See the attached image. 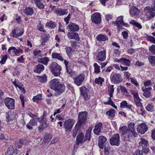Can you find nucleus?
Instances as JSON below:
<instances>
[{
    "mask_svg": "<svg viewBox=\"0 0 155 155\" xmlns=\"http://www.w3.org/2000/svg\"><path fill=\"white\" fill-rule=\"evenodd\" d=\"M50 69L52 74L56 76H59L61 70V67L56 62H52L49 65Z\"/></svg>",
    "mask_w": 155,
    "mask_h": 155,
    "instance_id": "obj_1",
    "label": "nucleus"
},
{
    "mask_svg": "<svg viewBox=\"0 0 155 155\" xmlns=\"http://www.w3.org/2000/svg\"><path fill=\"white\" fill-rule=\"evenodd\" d=\"M87 112L86 111L81 112L78 114V120L76 124L78 127H81L82 124L84 123L87 119Z\"/></svg>",
    "mask_w": 155,
    "mask_h": 155,
    "instance_id": "obj_2",
    "label": "nucleus"
},
{
    "mask_svg": "<svg viewBox=\"0 0 155 155\" xmlns=\"http://www.w3.org/2000/svg\"><path fill=\"white\" fill-rule=\"evenodd\" d=\"M85 79V75L80 74L74 78V83L77 86H80L83 84Z\"/></svg>",
    "mask_w": 155,
    "mask_h": 155,
    "instance_id": "obj_3",
    "label": "nucleus"
},
{
    "mask_svg": "<svg viewBox=\"0 0 155 155\" xmlns=\"http://www.w3.org/2000/svg\"><path fill=\"white\" fill-rule=\"evenodd\" d=\"M81 95L82 96L85 101L89 99L90 95L89 91L85 86L79 88Z\"/></svg>",
    "mask_w": 155,
    "mask_h": 155,
    "instance_id": "obj_4",
    "label": "nucleus"
},
{
    "mask_svg": "<svg viewBox=\"0 0 155 155\" xmlns=\"http://www.w3.org/2000/svg\"><path fill=\"white\" fill-rule=\"evenodd\" d=\"M74 123V120L72 119H70L65 121L63 125L66 132L71 131Z\"/></svg>",
    "mask_w": 155,
    "mask_h": 155,
    "instance_id": "obj_5",
    "label": "nucleus"
},
{
    "mask_svg": "<svg viewBox=\"0 0 155 155\" xmlns=\"http://www.w3.org/2000/svg\"><path fill=\"white\" fill-rule=\"evenodd\" d=\"M15 102L14 99L11 98L6 97L4 100V103L6 106L10 110L14 108Z\"/></svg>",
    "mask_w": 155,
    "mask_h": 155,
    "instance_id": "obj_6",
    "label": "nucleus"
},
{
    "mask_svg": "<svg viewBox=\"0 0 155 155\" xmlns=\"http://www.w3.org/2000/svg\"><path fill=\"white\" fill-rule=\"evenodd\" d=\"M152 8L149 7H145L144 10V13L145 14L147 19L149 20L153 18L155 16V12Z\"/></svg>",
    "mask_w": 155,
    "mask_h": 155,
    "instance_id": "obj_7",
    "label": "nucleus"
},
{
    "mask_svg": "<svg viewBox=\"0 0 155 155\" xmlns=\"http://www.w3.org/2000/svg\"><path fill=\"white\" fill-rule=\"evenodd\" d=\"M121 75L119 73L112 72L110 76V79L112 82L118 83L122 81Z\"/></svg>",
    "mask_w": 155,
    "mask_h": 155,
    "instance_id": "obj_8",
    "label": "nucleus"
},
{
    "mask_svg": "<svg viewBox=\"0 0 155 155\" xmlns=\"http://www.w3.org/2000/svg\"><path fill=\"white\" fill-rule=\"evenodd\" d=\"M110 143L112 145L118 146L120 143L119 134L114 135L110 139Z\"/></svg>",
    "mask_w": 155,
    "mask_h": 155,
    "instance_id": "obj_9",
    "label": "nucleus"
},
{
    "mask_svg": "<svg viewBox=\"0 0 155 155\" xmlns=\"http://www.w3.org/2000/svg\"><path fill=\"white\" fill-rule=\"evenodd\" d=\"M119 130L120 133L122 135H126V136L127 135L128 138L131 136L130 131L126 126H123L120 127Z\"/></svg>",
    "mask_w": 155,
    "mask_h": 155,
    "instance_id": "obj_10",
    "label": "nucleus"
},
{
    "mask_svg": "<svg viewBox=\"0 0 155 155\" xmlns=\"http://www.w3.org/2000/svg\"><path fill=\"white\" fill-rule=\"evenodd\" d=\"M148 129L147 125L144 123L139 124L137 127V130L139 133L144 134L147 131Z\"/></svg>",
    "mask_w": 155,
    "mask_h": 155,
    "instance_id": "obj_11",
    "label": "nucleus"
},
{
    "mask_svg": "<svg viewBox=\"0 0 155 155\" xmlns=\"http://www.w3.org/2000/svg\"><path fill=\"white\" fill-rule=\"evenodd\" d=\"M91 19L93 22L95 24H99L101 21V17L98 13H96L91 16Z\"/></svg>",
    "mask_w": 155,
    "mask_h": 155,
    "instance_id": "obj_12",
    "label": "nucleus"
},
{
    "mask_svg": "<svg viewBox=\"0 0 155 155\" xmlns=\"http://www.w3.org/2000/svg\"><path fill=\"white\" fill-rule=\"evenodd\" d=\"M65 87L64 85L60 84L54 89V90L55 91L57 95H60L65 91Z\"/></svg>",
    "mask_w": 155,
    "mask_h": 155,
    "instance_id": "obj_13",
    "label": "nucleus"
},
{
    "mask_svg": "<svg viewBox=\"0 0 155 155\" xmlns=\"http://www.w3.org/2000/svg\"><path fill=\"white\" fill-rule=\"evenodd\" d=\"M67 36L69 39H74L78 41L80 40L78 34L76 32H68Z\"/></svg>",
    "mask_w": 155,
    "mask_h": 155,
    "instance_id": "obj_14",
    "label": "nucleus"
},
{
    "mask_svg": "<svg viewBox=\"0 0 155 155\" xmlns=\"http://www.w3.org/2000/svg\"><path fill=\"white\" fill-rule=\"evenodd\" d=\"M106 51L105 50H103L99 52L97 56V59L100 61H104L106 59Z\"/></svg>",
    "mask_w": 155,
    "mask_h": 155,
    "instance_id": "obj_15",
    "label": "nucleus"
},
{
    "mask_svg": "<svg viewBox=\"0 0 155 155\" xmlns=\"http://www.w3.org/2000/svg\"><path fill=\"white\" fill-rule=\"evenodd\" d=\"M38 120L34 119H31L26 125L27 128L29 130H32L33 129L32 126H37L38 122L37 120Z\"/></svg>",
    "mask_w": 155,
    "mask_h": 155,
    "instance_id": "obj_16",
    "label": "nucleus"
},
{
    "mask_svg": "<svg viewBox=\"0 0 155 155\" xmlns=\"http://www.w3.org/2000/svg\"><path fill=\"white\" fill-rule=\"evenodd\" d=\"M107 140V138L104 136H101L99 137L98 145L100 148L103 149L104 145Z\"/></svg>",
    "mask_w": 155,
    "mask_h": 155,
    "instance_id": "obj_17",
    "label": "nucleus"
},
{
    "mask_svg": "<svg viewBox=\"0 0 155 155\" xmlns=\"http://www.w3.org/2000/svg\"><path fill=\"white\" fill-rule=\"evenodd\" d=\"M59 84L60 83L59 80L54 78L50 81L49 86L51 88L54 90Z\"/></svg>",
    "mask_w": 155,
    "mask_h": 155,
    "instance_id": "obj_18",
    "label": "nucleus"
},
{
    "mask_svg": "<svg viewBox=\"0 0 155 155\" xmlns=\"http://www.w3.org/2000/svg\"><path fill=\"white\" fill-rule=\"evenodd\" d=\"M130 12L131 16L137 17L139 15L140 11L135 7H133L131 8Z\"/></svg>",
    "mask_w": 155,
    "mask_h": 155,
    "instance_id": "obj_19",
    "label": "nucleus"
},
{
    "mask_svg": "<svg viewBox=\"0 0 155 155\" xmlns=\"http://www.w3.org/2000/svg\"><path fill=\"white\" fill-rule=\"evenodd\" d=\"M67 28L69 29L71 31H76L79 29V26L76 24L73 23H70L67 26Z\"/></svg>",
    "mask_w": 155,
    "mask_h": 155,
    "instance_id": "obj_20",
    "label": "nucleus"
},
{
    "mask_svg": "<svg viewBox=\"0 0 155 155\" xmlns=\"http://www.w3.org/2000/svg\"><path fill=\"white\" fill-rule=\"evenodd\" d=\"M23 30L21 29H17L16 30H13L12 31V36L15 38L22 35L23 34Z\"/></svg>",
    "mask_w": 155,
    "mask_h": 155,
    "instance_id": "obj_21",
    "label": "nucleus"
},
{
    "mask_svg": "<svg viewBox=\"0 0 155 155\" xmlns=\"http://www.w3.org/2000/svg\"><path fill=\"white\" fill-rule=\"evenodd\" d=\"M102 124L101 123H99L96 124L94 130V133L97 135H99L100 133L101 132V129L102 128Z\"/></svg>",
    "mask_w": 155,
    "mask_h": 155,
    "instance_id": "obj_22",
    "label": "nucleus"
},
{
    "mask_svg": "<svg viewBox=\"0 0 155 155\" xmlns=\"http://www.w3.org/2000/svg\"><path fill=\"white\" fill-rule=\"evenodd\" d=\"M142 90L143 92V95L146 97H149L150 95V91L151 89V87H143Z\"/></svg>",
    "mask_w": 155,
    "mask_h": 155,
    "instance_id": "obj_23",
    "label": "nucleus"
},
{
    "mask_svg": "<svg viewBox=\"0 0 155 155\" xmlns=\"http://www.w3.org/2000/svg\"><path fill=\"white\" fill-rule=\"evenodd\" d=\"M123 21V17L122 16H120L117 18V20L114 23L118 27L120 26V25H122V24L125 26H126L127 24L124 23Z\"/></svg>",
    "mask_w": 155,
    "mask_h": 155,
    "instance_id": "obj_24",
    "label": "nucleus"
},
{
    "mask_svg": "<svg viewBox=\"0 0 155 155\" xmlns=\"http://www.w3.org/2000/svg\"><path fill=\"white\" fill-rule=\"evenodd\" d=\"M54 12L57 13L60 15H63L68 13L67 10L66 9H62L61 8H57L54 10Z\"/></svg>",
    "mask_w": 155,
    "mask_h": 155,
    "instance_id": "obj_25",
    "label": "nucleus"
},
{
    "mask_svg": "<svg viewBox=\"0 0 155 155\" xmlns=\"http://www.w3.org/2000/svg\"><path fill=\"white\" fill-rule=\"evenodd\" d=\"M139 147L143 149L147 147L148 142L147 140L143 138H141L139 142Z\"/></svg>",
    "mask_w": 155,
    "mask_h": 155,
    "instance_id": "obj_26",
    "label": "nucleus"
},
{
    "mask_svg": "<svg viewBox=\"0 0 155 155\" xmlns=\"http://www.w3.org/2000/svg\"><path fill=\"white\" fill-rule=\"evenodd\" d=\"M113 94H109L110 97L108 98V101L104 102V103L106 105H110L115 109H117V107L114 104L111 98V97H113Z\"/></svg>",
    "mask_w": 155,
    "mask_h": 155,
    "instance_id": "obj_27",
    "label": "nucleus"
},
{
    "mask_svg": "<svg viewBox=\"0 0 155 155\" xmlns=\"http://www.w3.org/2000/svg\"><path fill=\"white\" fill-rule=\"evenodd\" d=\"M44 69V67L42 64H38L35 67L34 71L37 73H39Z\"/></svg>",
    "mask_w": 155,
    "mask_h": 155,
    "instance_id": "obj_28",
    "label": "nucleus"
},
{
    "mask_svg": "<svg viewBox=\"0 0 155 155\" xmlns=\"http://www.w3.org/2000/svg\"><path fill=\"white\" fill-rule=\"evenodd\" d=\"M84 134L81 132L77 137L76 140V144L79 145L80 143H81L84 142Z\"/></svg>",
    "mask_w": 155,
    "mask_h": 155,
    "instance_id": "obj_29",
    "label": "nucleus"
},
{
    "mask_svg": "<svg viewBox=\"0 0 155 155\" xmlns=\"http://www.w3.org/2000/svg\"><path fill=\"white\" fill-rule=\"evenodd\" d=\"M96 38L99 41H105L108 40V38L106 35L101 34L97 35Z\"/></svg>",
    "mask_w": 155,
    "mask_h": 155,
    "instance_id": "obj_30",
    "label": "nucleus"
},
{
    "mask_svg": "<svg viewBox=\"0 0 155 155\" xmlns=\"http://www.w3.org/2000/svg\"><path fill=\"white\" fill-rule=\"evenodd\" d=\"M51 56L53 58L57 59L61 61H63L64 60V58L62 57V54L60 53H53L52 54Z\"/></svg>",
    "mask_w": 155,
    "mask_h": 155,
    "instance_id": "obj_31",
    "label": "nucleus"
},
{
    "mask_svg": "<svg viewBox=\"0 0 155 155\" xmlns=\"http://www.w3.org/2000/svg\"><path fill=\"white\" fill-rule=\"evenodd\" d=\"M49 61V58L47 57H44L39 58L38 60V62L42 63L45 65L48 64V61Z\"/></svg>",
    "mask_w": 155,
    "mask_h": 155,
    "instance_id": "obj_32",
    "label": "nucleus"
},
{
    "mask_svg": "<svg viewBox=\"0 0 155 155\" xmlns=\"http://www.w3.org/2000/svg\"><path fill=\"white\" fill-rule=\"evenodd\" d=\"M24 13L27 15H31L34 13V10L31 7H27L24 10Z\"/></svg>",
    "mask_w": 155,
    "mask_h": 155,
    "instance_id": "obj_33",
    "label": "nucleus"
},
{
    "mask_svg": "<svg viewBox=\"0 0 155 155\" xmlns=\"http://www.w3.org/2000/svg\"><path fill=\"white\" fill-rule=\"evenodd\" d=\"M35 3L36 5L39 8H44V5L43 4L41 0H35Z\"/></svg>",
    "mask_w": 155,
    "mask_h": 155,
    "instance_id": "obj_34",
    "label": "nucleus"
},
{
    "mask_svg": "<svg viewBox=\"0 0 155 155\" xmlns=\"http://www.w3.org/2000/svg\"><path fill=\"white\" fill-rule=\"evenodd\" d=\"M48 126V124L45 120H43L41 125L39 127L38 129L40 131L43 130L44 128H46Z\"/></svg>",
    "mask_w": 155,
    "mask_h": 155,
    "instance_id": "obj_35",
    "label": "nucleus"
},
{
    "mask_svg": "<svg viewBox=\"0 0 155 155\" xmlns=\"http://www.w3.org/2000/svg\"><path fill=\"white\" fill-rule=\"evenodd\" d=\"M14 152V150L13 147L9 146L7 150V151L5 153V155H12Z\"/></svg>",
    "mask_w": 155,
    "mask_h": 155,
    "instance_id": "obj_36",
    "label": "nucleus"
},
{
    "mask_svg": "<svg viewBox=\"0 0 155 155\" xmlns=\"http://www.w3.org/2000/svg\"><path fill=\"white\" fill-rule=\"evenodd\" d=\"M65 49L68 58H71L72 57V54L71 52L72 51L71 48L69 47H67L65 48Z\"/></svg>",
    "mask_w": 155,
    "mask_h": 155,
    "instance_id": "obj_37",
    "label": "nucleus"
},
{
    "mask_svg": "<svg viewBox=\"0 0 155 155\" xmlns=\"http://www.w3.org/2000/svg\"><path fill=\"white\" fill-rule=\"evenodd\" d=\"M33 54L34 56L41 57L43 56V54L41 51L38 49H35L33 52Z\"/></svg>",
    "mask_w": 155,
    "mask_h": 155,
    "instance_id": "obj_38",
    "label": "nucleus"
},
{
    "mask_svg": "<svg viewBox=\"0 0 155 155\" xmlns=\"http://www.w3.org/2000/svg\"><path fill=\"white\" fill-rule=\"evenodd\" d=\"M73 67L74 65L72 64V65L70 66L66 69L67 72L71 76H72L74 74V72H73Z\"/></svg>",
    "mask_w": 155,
    "mask_h": 155,
    "instance_id": "obj_39",
    "label": "nucleus"
},
{
    "mask_svg": "<svg viewBox=\"0 0 155 155\" xmlns=\"http://www.w3.org/2000/svg\"><path fill=\"white\" fill-rule=\"evenodd\" d=\"M15 49V48L14 47H10L8 49V51L12 56H14L16 55Z\"/></svg>",
    "mask_w": 155,
    "mask_h": 155,
    "instance_id": "obj_40",
    "label": "nucleus"
},
{
    "mask_svg": "<svg viewBox=\"0 0 155 155\" xmlns=\"http://www.w3.org/2000/svg\"><path fill=\"white\" fill-rule=\"evenodd\" d=\"M49 35L48 34L44 33L42 36V42L41 45L44 44L45 42L47 40L48 38H49Z\"/></svg>",
    "mask_w": 155,
    "mask_h": 155,
    "instance_id": "obj_41",
    "label": "nucleus"
},
{
    "mask_svg": "<svg viewBox=\"0 0 155 155\" xmlns=\"http://www.w3.org/2000/svg\"><path fill=\"white\" fill-rule=\"evenodd\" d=\"M146 108L147 111L152 112L154 110V106L152 103L149 104L146 107Z\"/></svg>",
    "mask_w": 155,
    "mask_h": 155,
    "instance_id": "obj_42",
    "label": "nucleus"
},
{
    "mask_svg": "<svg viewBox=\"0 0 155 155\" xmlns=\"http://www.w3.org/2000/svg\"><path fill=\"white\" fill-rule=\"evenodd\" d=\"M149 62L153 65H155V56H149L148 57Z\"/></svg>",
    "mask_w": 155,
    "mask_h": 155,
    "instance_id": "obj_43",
    "label": "nucleus"
},
{
    "mask_svg": "<svg viewBox=\"0 0 155 155\" xmlns=\"http://www.w3.org/2000/svg\"><path fill=\"white\" fill-rule=\"evenodd\" d=\"M115 111L114 109H110L107 112L106 114H108L110 116L112 117H115Z\"/></svg>",
    "mask_w": 155,
    "mask_h": 155,
    "instance_id": "obj_44",
    "label": "nucleus"
},
{
    "mask_svg": "<svg viewBox=\"0 0 155 155\" xmlns=\"http://www.w3.org/2000/svg\"><path fill=\"white\" fill-rule=\"evenodd\" d=\"M46 26L52 28H54L56 26V25L54 22L52 21H50L46 23Z\"/></svg>",
    "mask_w": 155,
    "mask_h": 155,
    "instance_id": "obj_45",
    "label": "nucleus"
},
{
    "mask_svg": "<svg viewBox=\"0 0 155 155\" xmlns=\"http://www.w3.org/2000/svg\"><path fill=\"white\" fill-rule=\"evenodd\" d=\"M51 139V136L49 134H45L43 141L46 142H49Z\"/></svg>",
    "mask_w": 155,
    "mask_h": 155,
    "instance_id": "obj_46",
    "label": "nucleus"
},
{
    "mask_svg": "<svg viewBox=\"0 0 155 155\" xmlns=\"http://www.w3.org/2000/svg\"><path fill=\"white\" fill-rule=\"evenodd\" d=\"M104 81V79L103 78H101V77H99L98 78H96L95 79V82L96 84L101 85Z\"/></svg>",
    "mask_w": 155,
    "mask_h": 155,
    "instance_id": "obj_47",
    "label": "nucleus"
},
{
    "mask_svg": "<svg viewBox=\"0 0 155 155\" xmlns=\"http://www.w3.org/2000/svg\"><path fill=\"white\" fill-rule=\"evenodd\" d=\"M90 137L91 133H89V131H87L85 137L84 139V142L86 140H89L91 139Z\"/></svg>",
    "mask_w": 155,
    "mask_h": 155,
    "instance_id": "obj_48",
    "label": "nucleus"
},
{
    "mask_svg": "<svg viewBox=\"0 0 155 155\" xmlns=\"http://www.w3.org/2000/svg\"><path fill=\"white\" fill-rule=\"evenodd\" d=\"M41 94H39L34 96L32 99L34 102H37L39 100L41 99Z\"/></svg>",
    "mask_w": 155,
    "mask_h": 155,
    "instance_id": "obj_49",
    "label": "nucleus"
},
{
    "mask_svg": "<svg viewBox=\"0 0 155 155\" xmlns=\"http://www.w3.org/2000/svg\"><path fill=\"white\" fill-rule=\"evenodd\" d=\"M94 72L96 73H98L100 72V66L98 65L96 63L94 64Z\"/></svg>",
    "mask_w": 155,
    "mask_h": 155,
    "instance_id": "obj_50",
    "label": "nucleus"
},
{
    "mask_svg": "<svg viewBox=\"0 0 155 155\" xmlns=\"http://www.w3.org/2000/svg\"><path fill=\"white\" fill-rule=\"evenodd\" d=\"M123 63H124L126 66H129L130 65V61L129 59L122 58V64Z\"/></svg>",
    "mask_w": 155,
    "mask_h": 155,
    "instance_id": "obj_51",
    "label": "nucleus"
},
{
    "mask_svg": "<svg viewBox=\"0 0 155 155\" xmlns=\"http://www.w3.org/2000/svg\"><path fill=\"white\" fill-rule=\"evenodd\" d=\"M47 76L45 74H44L42 77L39 78V81L42 83L46 82L47 81Z\"/></svg>",
    "mask_w": 155,
    "mask_h": 155,
    "instance_id": "obj_52",
    "label": "nucleus"
},
{
    "mask_svg": "<svg viewBox=\"0 0 155 155\" xmlns=\"http://www.w3.org/2000/svg\"><path fill=\"white\" fill-rule=\"evenodd\" d=\"M81 127H78V126H76V125L75 126V129H74L72 132V136L74 138L78 131V130L79 128H80Z\"/></svg>",
    "mask_w": 155,
    "mask_h": 155,
    "instance_id": "obj_53",
    "label": "nucleus"
},
{
    "mask_svg": "<svg viewBox=\"0 0 155 155\" xmlns=\"http://www.w3.org/2000/svg\"><path fill=\"white\" fill-rule=\"evenodd\" d=\"M135 125V123L133 122H131L128 125L129 130L130 131H131L132 130H135L134 128Z\"/></svg>",
    "mask_w": 155,
    "mask_h": 155,
    "instance_id": "obj_54",
    "label": "nucleus"
},
{
    "mask_svg": "<svg viewBox=\"0 0 155 155\" xmlns=\"http://www.w3.org/2000/svg\"><path fill=\"white\" fill-rule=\"evenodd\" d=\"M28 115L29 116L32 118V119H35L36 120H39L40 118L39 117L36 115H35L33 114L32 113H29L28 114Z\"/></svg>",
    "mask_w": 155,
    "mask_h": 155,
    "instance_id": "obj_55",
    "label": "nucleus"
},
{
    "mask_svg": "<svg viewBox=\"0 0 155 155\" xmlns=\"http://www.w3.org/2000/svg\"><path fill=\"white\" fill-rule=\"evenodd\" d=\"M141 100L140 99L139 100L134 101V103L136 106L139 107H143V106L140 102Z\"/></svg>",
    "mask_w": 155,
    "mask_h": 155,
    "instance_id": "obj_56",
    "label": "nucleus"
},
{
    "mask_svg": "<svg viewBox=\"0 0 155 155\" xmlns=\"http://www.w3.org/2000/svg\"><path fill=\"white\" fill-rule=\"evenodd\" d=\"M71 47L74 48H76L78 47V42L76 41H70Z\"/></svg>",
    "mask_w": 155,
    "mask_h": 155,
    "instance_id": "obj_57",
    "label": "nucleus"
},
{
    "mask_svg": "<svg viewBox=\"0 0 155 155\" xmlns=\"http://www.w3.org/2000/svg\"><path fill=\"white\" fill-rule=\"evenodd\" d=\"M132 94L133 95L134 101L140 99L139 97L138 93L132 92Z\"/></svg>",
    "mask_w": 155,
    "mask_h": 155,
    "instance_id": "obj_58",
    "label": "nucleus"
},
{
    "mask_svg": "<svg viewBox=\"0 0 155 155\" xmlns=\"http://www.w3.org/2000/svg\"><path fill=\"white\" fill-rule=\"evenodd\" d=\"M127 103L126 101H123L120 104V107L122 108H126Z\"/></svg>",
    "mask_w": 155,
    "mask_h": 155,
    "instance_id": "obj_59",
    "label": "nucleus"
},
{
    "mask_svg": "<svg viewBox=\"0 0 155 155\" xmlns=\"http://www.w3.org/2000/svg\"><path fill=\"white\" fill-rule=\"evenodd\" d=\"M7 55L6 54L4 56H3L1 61H0V63L2 64H4L5 62L7 59Z\"/></svg>",
    "mask_w": 155,
    "mask_h": 155,
    "instance_id": "obj_60",
    "label": "nucleus"
},
{
    "mask_svg": "<svg viewBox=\"0 0 155 155\" xmlns=\"http://www.w3.org/2000/svg\"><path fill=\"white\" fill-rule=\"evenodd\" d=\"M113 16L111 15H105V20L108 22L109 21L111 20Z\"/></svg>",
    "mask_w": 155,
    "mask_h": 155,
    "instance_id": "obj_61",
    "label": "nucleus"
},
{
    "mask_svg": "<svg viewBox=\"0 0 155 155\" xmlns=\"http://www.w3.org/2000/svg\"><path fill=\"white\" fill-rule=\"evenodd\" d=\"M147 39L151 42L155 44V38L152 36H147Z\"/></svg>",
    "mask_w": 155,
    "mask_h": 155,
    "instance_id": "obj_62",
    "label": "nucleus"
},
{
    "mask_svg": "<svg viewBox=\"0 0 155 155\" xmlns=\"http://www.w3.org/2000/svg\"><path fill=\"white\" fill-rule=\"evenodd\" d=\"M149 50L151 52L153 53L154 54H155V45H152L149 48Z\"/></svg>",
    "mask_w": 155,
    "mask_h": 155,
    "instance_id": "obj_63",
    "label": "nucleus"
},
{
    "mask_svg": "<svg viewBox=\"0 0 155 155\" xmlns=\"http://www.w3.org/2000/svg\"><path fill=\"white\" fill-rule=\"evenodd\" d=\"M134 155H143V152L141 150H137L134 153Z\"/></svg>",
    "mask_w": 155,
    "mask_h": 155,
    "instance_id": "obj_64",
    "label": "nucleus"
}]
</instances>
